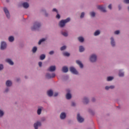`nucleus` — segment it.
I'll list each match as a JSON object with an SVG mask.
<instances>
[{"mask_svg":"<svg viewBox=\"0 0 129 129\" xmlns=\"http://www.w3.org/2000/svg\"><path fill=\"white\" fill-rule=\"evenodd\" d=\"M6 85L7 86H8V87L11 86L12 85V81H10V80H8L6 82Z\"/></svg>","mask_w":129,"mask_h":129,"instance_id":"6ab92c4d","label":"nucleus"},{"mask_svg":"<svg viewBox=\"0 0 129 129\" xmlns=\"http://www.w3.org/2000/svg\"><path fill=\"white\" fill-rule=\"evenodd\" d=\"M38 126H41V122L37 121L36 123H34V127L35 129H38Z\"/></svg>","mask_w":129,"mask_h":129,"instance_id":"9b49d317","label":"nucleus"},{"mask_svg":"<svg viewBox=\"0 0 129 129\" xmlns=\"http://www.w3.org/2000/svg\"><path fill=\"white\" fill-rule=\"evenodd\" d=\"M4 115V111L0 110V116H3Z\"/></svg>","mask_w":129,"mask_h":129,"instance_id":"e433bc0d","label":"nucleus"},{"mask_svg":"<svg viewBox=\"0 0 129 129\" xmlns=\"http://www.w3.org/2000/svg\"><path fill=\"white\" fill-rule=\"evenodd\" d=\"M76 63L80 66V68H83V64H82L80 60H76Z\"/></svg>","mask_w":129,"mask_h":129,"instance_id":"f8f14e48","label":"nucleus"},{"mask_svg":"<svg viewBox=\"0 0 129 129\" xmlns=\"http://www.w3.org/2000/svg\"><path fill=\"white\" fill-rule=\"evenodd\" d=\"M63 56H67V57H69V56H70V53L68 52H63Z\"/></svg>","mask_w":129,"mask_h":129,"instance_id":"c85d7f7f","label":"nucleus"},{"mask_svg":"<svg viewBox=\"0 0 129 129\" xmlns=\"http://www.w3.org/2000/svg\"><path fill=\"white\" fill-rule=\"evenodd\" d=\"M6 62H7V63H9L10 65H14V62H13V61H12L11 59H9V58L7 59Z\"/></svg>","mask_w":129,"mask_h":129,"instance_id":"4468645a","label":"nucleus"},{"mask_svg":"<svg viewBox=\"0 0 129 129\" xmlns=\"http://www.w3.org/2000/svg\"><path fill=\"white\" fill-rule=\"evenodd\" d=\"M110 40H111V46H112V47H114V46L115 45V42H114V39H113V38L111 37Z\"/></svg>","mask_w":129,"mask_h":129,"instance_id":"ddd939ff","label":"nucleus"},{"mask_svg":"<svg viewBox=\"0 0 129 129\" xmlns=\"http://www.w3.org/2000/svg\"><path fill=\"white\" fill-rule=\"evenodd\" d=\"M70 70L72 73H73V74L77 75L78 74V72L74 68V67H71L70 69Z\"/></svg>","mask_w":129,"mask_h":129,"instance_id":"6e6552de","label":"nucleus"},{"mask_svg":"<svg viewBox=\"0 0 129 129\" xmlns=\"http://www.w3.org/2000/svg\"><path fill=\"white\" fill-rule=\"evenodd\" d=\"M62 70L64 73H67V72H68V68L67 67H62Z\"/></svg>","mask_w":129,"mask_h":129,"instance_id":"dca6fc26","label":"nucleus"},{"mask_svg":"<svg viewBox=\"0 0 129 129\" xmlns=\"http://www.w3.org/2000/svg\"><path fill=\"white\" fill-rule=\"evenodd\" d=\"M53 96L56 97L58 96V93H54Z\"/></svg>","mask_w":129,"mask_h":129,"instance_id":"49530a36","label":"nucleus"},{"mask_svg":"<svg viewBox=\"0 0 129 129\" xmlns=\"http://www.w3.org/2000/svg\"><path fill=\"white\" fill-rule=\"evenodd\" d=\"M47 95L48 96H53V91L52 90H49L47 91Z\"/></svg>","mask_w":129,"mask_h":129,"instance_id":"a211bd4d","label":"nucleus"},{"mask_svg":"<svg viewBox=\"0 0 129 129\" xmlns=\"http://www.w3.org/2000/svg\"><path fill=\"white\" fill-rule=\"evenodd\" d=\"M33 53H36L37 52V47H34L32 49Z\"/></svg>","mask_w":129,"mask_h":129,"instance_id":"473e14b6","label":"nucleus"},{"mask_svg":"<svg viewBox=\"0 0 129 129\" xmlns=\"http://www.w3.org/2000/svg\"><path fill=\"white\" fill-rule=\"evenodd\" d=\"M100 34V31L99 30H97L95 33H94V36H98Z\"/></svg>","mask_w":129,"mask_h":129,"instance_id":"c756f323","label":"nucleus"},{"mask_svg":"<svg viewBox=\"0 0 129 129\" xmlns=\"http://www.w3.org/2000/svg\"><path fill=\"white\" fill-rule=\"evenodd\" d=\"M9 92V88H7L6 90H5V92Z\"/></svg>","mask_w":129,"mask_h":129,"instance_id":"8fccbe9b","label":"nucleus"},{"mask_svg":"<svg viewBox=\"0 0 129 129\" xmlns=\"http://www.w3.org/2000/svg\"><path fill=\"white\" fill-rule=\"evenodd\" d=\"M7 3H9V1L8 0H7Z\"/></svg>","mask_w":129,"mask_h":129,"instance_id":"864d4df0","label":"nucleus"},{"mask_svg":"<svg viewBox=\"0 0 129 129\" xmlns=\"http://www.w3.org/2000/svg\"><path fill=\"white\" fill-rule=\"evenodd\" d=\"M25 78H27V76H25Z\"/></svg>","mask_w":129,"mask_h":129,"instance_id":"5fc2aeb1","label":"nucleus"},{"mask_svg":"<svg viewBox=\"0 0 129 129\" xmlns=\"http://www.w3.org/2000/svg\"><path fill=\"white\" fill-rule=\"evenodd\" d=\"M84 103H85V104H87V103H88V102H89V100H88V99L86 97H85L84 98V101H83Z\"/></svg>","mask_w":129,"mask_h":129,"instance_id":"aec40b11","label":"nucleus"},{"mask_svg":"<svg viewBox=\"0 0 129 129\" xmlns=\"http://www.w3.org/2000/svg\"><path fill=\"white\" fill-rule=\"evenodd\" d=\"M40 27H41V24L39 22H35L33 27L31 28V30L32 31H36V30H38Z\"/></svg>","mask_w":129,"mask_h":129,"instance_id":"f03ea898","label":"nucleus"},{"mask_svg":"<svg viewBox=\"0 0 129 129\" xmlns=\"http://www.w3.org/2000/svg\"><path fill=\"white\" fill-rule=\"evenodd\" d=\"M4 13L6 15V17H7V18L8 19H9V18L10 17V12H9V10H8V9H7V8H4Z\"/></svg>","mask_w":129,"mask_h":129,"instance_id":"0eeeda50","label":"nucleus"},{"mask_svg":"<svg viewBox=\"0 0 129 129\" xmlns=\"http://www.w3.org/2000/svg\"><path fill=\"white\" fill-rule=\"evenodd\" d=\"M61 34L64 37H67V36H68V34L67 32H62Z\"/></svg>","mask_w":129,"mask_h":129,"instance_id":"72a5a7b5","label":"nucleus"},{"mask_svg":"<svg viewBox=\"0 0 129 129\" xmlns=\"http://www.w3.org/2000/svg\"><path fill=\"white\" fill-rule=\"evenodd\" d=\"M55 76H56V75L55 74V73H52V75L50 74H47L46 75V78H48V79H50L51 78H54Z\"/></svg>","mask_w":129,"mask_h":129,"instance_id":"423d86ee","label":"nucleus"},{"mask_svg":"<svg viewBox=\"0 0 129 129\" xmlns=\"http://www.w3.org/2000/svg\"><path fill=\"white\" fill-rule=\"evenodd\" d=\"M66 49V46H63L60 48L61 51H63V50H65Z\"/></svg>","mask_w":129,"mask_h":129,"instance_id":"c9c22d12","label":"nucleus"},{"mask_svg":"<svg viewBox=\"0 0 129 129\" xmlns=\"http://www.w3.org/2000/svg\"><path fill=\"white\" fill-rule=\"evenodd\" d=\"M60 15L57 14L56 16V19H60Z\"/></svg>","mask_w":129,"mask_h":129,"instance_id":"a18cd8bd","label":"nucleus"},{"mask_svg":"<svg viewBox=\"0 0 129 129\" xmlns=\"http://www.w3.org/2000/svg\"><path fill=\"white\" fill-rule=\"evenodd\" d=\"M45 15L47 16V14H45Z\"/></svg>","mask_w":129,"mask_h":129,"instance_id":"6e6d98bb","label":"nucleus"},{"mask_svg":"<svg viewBox=\"0 0 129 129\" xmlns=\"http://www.w3.org/2000/svg\"><path fill=\"white\" fill-rule=\"evenodd\" d=\"M112 79H113V77H108L107 78V80L108 81H111V80H112Z\"/></svg>","mask_w":129,"mask_h":129,"instance_id":"2f4dec72","label":"nucleus"},{"mask_svg":"<svg viewBox=\"0 0 129 129\" xmlns=\"http://www.w3.org/2000/svg\"><path fill=\"white\" fill-rule=\"evenodd\" d=\"M15 38L13 36H10L9 37V42H14Z\"/></svg>","mask_w":129,"mask_h":129,"instance_id":"5701e85b","label":"nucleus"},{"mask_svg":"<svg viewBox=\"0 0 129 129\" xmlns=\"http://www.w3.org/2000/svg\"><path fill=\"white\" fill-rule=\"evenodd\" d=\"M118 8H119V10H120V6H119Z\"/></svg>","mask_w":129,"mask_h":129,"instance_id":"603ef678","label":"nucleus"},{"mask_svg":"<svg viewBox=\"0 0 129 129\" xmlns=\"http://www.w3.org/2000/svg\"><path fill=\"white\" fill-rule=\"evenodd\" d=\"M76 105V104H75V103H74V102L72 103V106H75Z\"/></svg>","mask_w":129,"mask_h":129,"instance_id":"de8ad7c7","label":"nucleus"},{"mask_svg":"<svg viewBox=\"0 0 129 129\" xmlns=\"http://www.w3.org/2000/svg\"><path fill=\"white\" fill-rule=\"evenodd\" d=\"M108 9H109L110 10H111V5L110 4L108 7Z\"/></svg>","mask_w":129,"mask_h":129,"instance_id":"09e8293b","label":"nucleus"},{"mask_svg":"<svg viewBox=\"0 0 129 129\" xmlns=\"http://www.w3.org/2000/svg\"><path fill=\"white\" fill-rule=\"evenodd\" d=\"M90 16L91 17H95V13L94 12H91L90 13Z\"/></svg>","mask_w":129,"mask_h":129,"instance_id":"f704fd0d","label":"nucleus"},{"mask_svg":"<svg viewBox=\"0 0 129 129\" xmlns=\"http://www.w3.org/2000/svg\"><path fill=\"white\" fill-rule=\"evenodd\" d=\"M22 6L24 9H28V7H29V4H28V3H23Z\"/></svg>","mask_w":129,"mask_h":129,"instance_id":"f3484780","label":"nucleus"},{"mask_svg":"<svg viewBox=\"0 0 129 129\" xmlns=\"http://www.w3.org/2000/svg\"><path fill=\"white\" fill-rule=\"evenodd\" d=\"M92 101H93V102L95 101V99L94 98H93L92 99Z\"/></svg>","mask_w":129,"mask_h":129,"instance_id":"3c124183","label":"nucleus"},{"mask_svg":"<svg viewBox=\"0 0 129 129\" xmlns=\"http://www.w3.org/2000/svg\"><path fill=\"white\" fill-rule=\"evenodd\" d=\"M4 69V66L3 64H0V71L1 70H3Z\"/></svg>","mask_w":129,"mask_h":129,"instance_id":"ea45409f","label":"nucleus"},{"mask_svg":"<svg viewBox=\"0 0 129 129\" xmlns=\"http://www.w3.org/2000/svg\"><path fill=\"white\" fill-rule=\"evenodd\" d=\"M78 40H79V41L80 42H81V43H82V42H83L84 41V38L83 37H79L78 38Z\"/></svg>","mask_w":129,"mask_h":129,"instance_id":"b1692460","label":"nucleus"},{"mask_svg":"<svg viewBox=\"0 0 129 129\" xmlns=\"http://www.w3.org/2000/svg\"><path fill=\"white\" fill-rule=\"evenodd\" d=\"M46 58V55L45 54H41L40 56V60H44Z\"/></svg>","mask_w":129,"mask_h":129,"instance_id":"a878e982","label":"nucleus"},{"mask_svg":"<svg viewBox=\"0 0 129 129\" xmlns=\"http://www.w3.org/2000/svg\"><path fill=\"white\" fill-rule=\"evenodd\" d=\"M113 88H114V86H110L109 87H108V86H106L105 87L106 90H108V89H113Z\"/></svg>","mask_w":129,"mask_h":129,"instance_id":"412c9836","label":"nucleus"},{"mask_svg":"<svg viewBox=\"0 0 129 129\" xmlns=\"http://www.w3.org/2000/svg\"><path fill=\"white\" fill-rule=\"evenodd\" d=\"M79 51L80 52H83V51H84V47L82 46H80L79 47Z\"/></svg>","mask_w":129,"mask_h":129,"instance_id":"cd10ccee","label":"nucleus"},{"mask_svg":"<svg viewBox=\"0 0 129 129\" xmlns=\"http://www.w3.org/2000/svg\"><path fill=\"white\" fill-rule=\"evenodd\" d=\"M69 22H70V18H67L66 20H62L60 21L59 24V27H60L61 28H63V27L65 26V24Z\"/></svg>","mask_w":129,"mask_h":129,"instance_id":"f257e3e1","label":"nucleus"},{"mask_svg":"<svg viewBox=\"0 0 129 129\" xmlns=\"http://www.w3.org/2000/svg\"><path fill=\"white\" fill-rule=\"evenodd\" d=\"M38 65H39V67H42V62H41V61L39 62Z\"/></svg>","mask_w":129,"mask_h":129,"instance_id":"c03bdc74","label":"nucleus"},{"mask_svg":"<svg viewBox=\"0 0 129 129\" xmlns=\"http://www.w3.org/2000/svg\"><path fill=\"white\" fill-rule=\"evenodd\" d=\"M120 32L119 30H116V31L114 32L115 35H118L119 34Z\"/></svg>","mask_w":129,"mask_h":129,"instance_id":"4c0bfd02","label":"nucleus"},{"mask_svg":"<svg viewBox=\"0 0 129 129\" xmlns=\"http://www.w3.org/2000/svg\"><path fill=\"white\" fill-rule=\"evenodd\" d=\"M52 11L53 12H56L57 14H58V11H57V9H56V8H54Z\"/></svg>","mask_w":129,"mask_h":129,"instance_id":"37998d69","label":"nucleus"},{"mask_svg":"<svg viewBox=\"0 0 129 129\" xmlns=\"http://www.w3.org/2000/svg\"><path fill=\"white\" fill-rule=\"evenodd\" d=\"M44 41H46V39L45 38H42L39 40L38 42V45H41L42 42H44Z\"/></svg>","mask_w":129,"mask_h":129,"instance_id":"393cba45","label":"nucleus"},{"mask_svg":"<svg viewBox=\"0 0 129 129\" xmlns=\"http://www.w3.org/2000/svg\"><path fill=\"white\" fill-rule=\"evenodd\" d=\"M77 120L79 122H83V121H84V119L80 116V114H77Z\"/></svg>","mask_w":129,"mask_h":129,"instance_id":"39448f33","label":"nucleus"},{"mask_svg":"<svg viewBox=\"0 0 129 129\" xmlns=\"http://www.w3.org/2000/svg\"><path fill=\"white\" fill-rule=\"evenodd\" d=\"M6 48H7V43H6V42H2L1 43V50H5Z\"/></svg>","mask_w":129,"mask_h":129,"instance_id":"9d476101","label":"nucleus"},{"mask_svg":"<svg viewBox=\"0 0 129 129\" xmlns=\"http://www.w3.org/2000/svg\"><path fill=\"white\" fill-rule=\"evenodd\" d=\"M42 112V109L38 108L37 110V114L40 115L41 114V113Z\"/></svg>","mask_w":129,"mask_h":129,"instance_id":"7c9ffc66","label":"nucleus"},{"mask_svg":"<svg viewBox=\"0 0 129 129\" xmlns=\"http://www.w3.org/2000/svg\"><path fill=\"white\" fill-rule=\"evenodd\" d=\"M60 117L61 119H64L66 117V114L63 112L60 114Z\"/></svg>","mask_w":129,"mask_h":129,"instance_id":"2eb2a0df","label":"nucleus"},{"mask_svg":"<svg viewBox=\"0 0 129 129\" xmlns=\"http://www.w3.org/2000/svg\"><path fill=\"white\" fill-rule=\"evenodd\" d=\"M124 4H129V0H124Z\"/></svg>","mask_w":129,"mask_h":129,"instance_id":"a19ab883","label":"nucleus"},{"mask_svg":"<svg viewBox=\"0 0 129 129\" xmlns=\"http://www.w3.org/2000/svg\"><path fill=\"white\" fill-rule=\"evenodd\" d=\"M56 70V67L55 66H50L48 69V71L50 72H54Z\"/></svg>","mask_w":129,"mask_h":129,"instance_id":"1a4fd4ad","label":"nucleus"},{"mask_svg":"<svg viewBox=\"0 0 129 129\" xmlns=\"http://www.w3.org/2000/svg\"><path fill=\"white\" fill-rule=\"evenodd\" d=\"M71 97H72V96L70 93H68L67 94V95H66L67 99H71Z\"/></svg>","mask_w":129,"mask_h":129,"instance_id":"4be33fe9","label":"nucleus"},{"mask_svg":"<svg viewBox=\"0 0 129 129\" xmlns=\"http://www.w3.org/2000/svg\"><path fill=\"white\" fill-rule=\"evenodd\" d=\"M124 76V74L121 72V71H119V77H123Z\"/></svg>","mask_w":129,"mask_h":129,"instance_id":"bb28decb","label":"nucleus"},{"mask_svg":"<svg viewBox=\"0 0 129 129\" xmlns=\"http://www.w3.org/2000/svg\"><path fill=\"white\" fill-rule=\"evenodd\" d=\"M49 55H53L54 54V51L52 50L49 52Z\"/></svg>","mask_w":129,"mask_h":129,"instance_id":"79ce46f5","label":"nucleus"},{"mask_svg":"<svg viewBox=\"0 0 129 129\" xmlns=\"http://www.w3.org/2000/svg\"><path fill=\"white\" fill-rule=\"evenodd\" d=\"M97 59V56H96V55L95 54H92L90 58L91 62H95Z\"/></svg>","mask_w":129,"mask_h":129,"instance_id":"7ed1b4c3","label":"nucleus"},{"mask_svg":"<svg viewBox=\"0 0 129 129\" xmlns=\"http://www.w3.org/2000/svg\"><path fill=\"white\" fill-rule=\"evenodd\" d=\"M84 15H85L84 12L82 13L81 14L80 18L81 19H82V18H83L84 17Z\"/></svg>","mask_w":129,"mask_h":129,"instance_id":"58836bf2","label":"nucleus"},{"mask_svg":"<svg viewBox=\"0 0 129 129\" xmlns=\"http://www.w3.org/2000/svg\"><path fill=\"white\" fill-rule=\"evenodd\" d=\"M97 9L103 12V13H106V10H105V7L103 6H99L97 7Z\"/></svg>","mask_w":129,"mask_h":129,"instance_id":"20e7f679","label":"nucleus"}]
</instances>
